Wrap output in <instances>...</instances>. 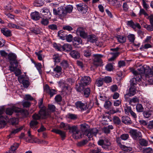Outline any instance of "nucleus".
Wrapping results in <instances>:
<instances>
[{"label":"nucleus","instance_id":"nucleus-8","mask_svg":"<svg viewBox=\"0 0 153 153\" xmlns=\"http://www.w3.org/2000/svg\"><path fill=\"white\" fill-rule=\"evenodd\" d=\"M4 111L3 109H0V128H2L6 125V121L8 118L7 116H1Z\"/></svg>","mask_w":153,"mask_h":153},{"label":"nucleus","instance_id":"nucleus-11","mask_svg":"<svg viewBox=\"0 0 153 153\" xmlns=\"http://www.w3.org/2000/svg\"><path fill=\"white\" fill-rule=\"evenodd\" d=\"M45 92L50 95L51 97L57 94V91L54 89H51L48 85H46L44 88Z\"/></svg>","mask_w":153,"mask_h":153},{"label":"nucleus","instance_id":"nucleus-54","mask_svg":"<svg viewBox=\"0 0 153 153\" xmlns=\"http://www.w3.org/2000/svg\"><path fill=\"white\" fill-rule=\"evenodd\" d=\"M32 118L33 120H39L41 119H42L41 117L40 116L39 114V113L38 114L35 113L32 116Z\"/></svg>","mask_w":153,"mask_h":153},{"label":"nucleus","instance_id":"nucleus-42","mask_svg":"<svg viewBox=\"0 0 153 153\" xmlns=\"http://www.w3.org/2000/svg\"><path fill=\"white\" fill-rule=\"evenodd\" d=\"M60 65L64 69H66L68 66V61L66 60L62 61L60 63Z\"/></svg>","mask_w":153,"mask_h":153},{"label":"nucleus","instance_id":"nucleus-2","mask_svg":"<svg viewBox=\"0 0 153 153\" xmlns=\"http://www.w3.org/2000/svg\"><path fill=\"white\" fill-rule=\"evenodd\" d=\"M141 68V67L138 68V72L134 70L133 68L131 69V71L135 75V77L133 78L130 81L131 86H135V85H137V81L141 80V79H142V75L145 74V73H141L140 72L138 69H140Z\"/></svg>","mask_w":153,"mask_h":153},{"label":"nucleus","instance_id":"nucleus-30","mask_svg":"<svg viewBox=\"0 0 153 153\" xmlns=\"http://www.w3.org/2000/svg\"><path fill=\"white\" fill-rule=\"evenodd\" d=\"M73 9V7L71 5H68L66 6L65 8H64V11L65 12V16L68 13H71Z\"/></svg>","mask_w":153,"mask_h":153},{"label":"nucleus","instance_id":"nucleus-9","mask_svg":"<svg viewBox=\"0 0 153 153\" xmlns=\"http://www.w3.org/2000/svg\"><path fill=\"white\" fill-rule=\"evenodd\" d=\"M124 111L126 114L128 115L130 114L134 118H136L137 117L136 114L132 110L131 107L128 106L127 104L125 105Z\"/></svg>","mask_w":153,"mask_h":153},{"label":"nucleus","instance_id":"nucleus-43","mask_svg":"<svg viewBox=\"0 0 153 153\" xmlns=\"http://www.w3.org/2000/svg\"><path fill=\"white\" fill-rule=\"evenodd\" d=\"M136 109L138 112H141L143 111L144 108L141 104H138L136 106Z\"/></svg>","mask_w":153,"mask_h":153},{"label":"nucleus","instance_id":"nucleus-26","mask_svg":"<svg viewBox=\"0 0 153 153\" xmlns=\"http://www.w3.org/2000/svg\"><path fill=\"white\" fill-rule=\"evenodd\" d=\"M21 79H22V83L24 85V86L25 88H27L29 86L30 84V82L29 81L27 80L23 79L22 77H21L18 78L19 81H20L21 80Z\"/></svg>","mask_w":153,"mask_h":153},{"label":"nucleus","instance_id":"nucleus-21","mask_svg":"<svg viewBox=\"0 0 153 153\" xmlns=\"http://www.w3.org/2000/svg\"><path fill=\"white\" fill-rule=\"evenodd\" d=\"M70 55L73 58L78 59L80 57V54L77 51L73 50L70 53Z\"/></svg>","mask_w":153,"mask_h":153},{"label":"nucleus","instance_id":"nucleus-29","mask_svg":"<svg viewBox=\"0 0 153 153\" xmlns=\"http://www.w3.org/2000/svg\"><path fill=\"white\" fill-rule=\"evenodd\" d=\"M136 93V88L135 86H131V87L129 89V93L130 96H131L134 95Z\"/></svg>","mask_w":153,"mask_h":153},{"label":"nucleus","instance_id":"nucleus-34","mask_svg":"<svg viewBox=\"0 0 153 153\" xmlns=\"http://www.w3.org/2000/svg\"><path fill=\"white\" fill-rule=\"evenodd\" d=\"M118 41L121 43H124L126 42V37L121 36H118L117 37Z\"/></svg>","mask_w":153,"mask_h":153},{"label":"nucleus","instance_id":"nucleus-20","mask_svg":"<svg viewBox=\"0 0 153 153\" xmlns=\"http://www.w3.org/2000/svg\"><path fill=\"white\" fill-rule=\"evenodd\" d=\"M73 42V45L76 47L77 45L82 44V40L80 37H76L74 38Z\"/></svg>","mask_w":153,"mask_h":153},{"label":"nucleus","instance_id":"nucleus-50","mask_svg":"<svg viewBox=\"0 0 153 153\" xmlns=\"http://www.w3.org/2000/svg\"><path fill=\"white\" fill-rule=\"evenodd\" d=\"M90 89L89 88H86L83 91L84 95L85 96V97H87L90 94Z\"/></svg>","mask_w":153,"mask_h":153},{"label":"nucleus","instance_id":"nucleus-1","mask_svg":"<svg viewBox=\"0 0 153 153\" xmlns=\"http://www.w3.org/2000/svg\"><path fill=\"white\" fill-rule=\"evenodd\" d=\"M77 34L84 38H87L88 41L94 43L97 41V38L94 35H90L88 36L87 33L85 32L84 29L82 27H80L77 28Z\"/></svg>","mask_w":153,"mask_h":153},{"label":"nucleus","instance_id":"nucleus-17","mask_svg":"<svg viewBox=\"0 0 153 153\" xmlns=\"http://www.w3.org/2000/svg\"><path fill=\"white\" fill-rule=\"evenodd\" d=\"M52 131L59 134L62 138V140H63L66 137L65 132L58 129H53Z\"/></svg>","mask_w":153,"mask_h":153},{"label":"nucleus","instance_id":"nucleus-56","mask_svg":"<svg viewBox=\"0 0 153 153\" xmlns=\"http://www.w3.org/2000/svg\"><path fill=\"white\" fill-rule=\"evenodd\" d=\"M84 55L86 57H89L91 55V51L87 50L83 51Z\"/></svg>","mask_w":153,"mask_h":153},{"label":"nucleus","instance_id":"nucleus-45","mask_svg":"<svg viewBox=\"0 0 153 153\" xmlns=\"http://www.w3.org/2000/svg\"><path fill=\"white\" fill-rule=\"evenodd\" d=\"M65 32L62 30H61L58 32V35L59 37L62 39L64 40L65 39V37L66 36L64 34Z\"/></svg>","mask_w":153,"mask_h":153},{"label":"nucleus","instance_id":"nucleus-28","mask_svg":"<svg viewBox=\"0 0 153 153\" xmlns=\"http://www.w3.org/2000/svg\"><path fill=\"white\" fill-rule=\"evenodd\" d=\"M113 126L112 125H109L107 127H104L102 129V131L105 134H109L110 133V130L113 129Z\"/></svg>","mask_w":153,"mask_h":153},{"label":"nucleus","instance_id":"nucleus-25","mask_svg":"<svg viewBox=\"0 0 153 153\" xmlns=\"http://www.w3.org/2000/svg\"><path fill=\"white\" fill-rule=\"evenodd\" d=\"M42 13L43 16L44 18L48 19L51 18V15L48 9H45L44 10H43Z\"/></svg>","mask_w":153,"mask_h":153},{"label":"nucleus","instance_id":"nucleus-58","mask_svg":"<svg viewBox=\"0 0 153 153\" xmlns=\"http://www.w3.org/2000/svg\"><path fill=\"white\" fill-rule=\"evenodd\" d=\"M112 54H113V56L109 59V60L110 61H112L114 60L118 56L119 53V52H116L115 53H112Z\"/></svg>","mask_w":153,"mask_h":153},{"label":"nucleus","instance_id":"nucleus-19","mask_svg":"<svg viewBox=\"0 0 153 153\" xmlns=\"http://www.w3.org/2000/svg\"><path fill=\"white\" fill-rule=\"evenodd\" d=\"M1 31L4 35L7 37L10 36L12 35L10 30L7 28H1Z\"/></svg>","mask_w":153,"mask_h":153},{"label":"nucleus","instance_id":"nucleus-6","mask_svg":"<svg viewBox=\"0 0 153 153\" xmlns=\"http://www.w3.org/2000/svg\"><path fill=\"white\" fill-rule=\"evenodd\" d=\"M53 13L55 15H58L60 17H62L65 16V12L64 11V8L61 7L57 9L55 8L53 9Z\"/></svg>","mask_w":153,"mask_h":153},{"label":"nucleus","instance_id":"nucleus-63","mask_svg":"<svg viewBox=\"0 0 153 153\" xmlns=\"http://www.w3.org/2000/svg\"><path fill=\"white\" fill-rule=\"evenodd\" d=\"M101 149L98 148H95L94 149L91 151L90 153H101Z\"/></svg>","mask_w":153,"mask_h":153},{"label":"nucleus","instance_id":"nucleus-37","mask_svg":"<svg viewBox=\"0 0 153 153\" xmlns=\"http://www.w3.org/2000/svg\"><path fill=\"white\" fill-rule=\"evenodd\" d=\"M103 82V78H99L97 79L96 84L98 87H100L102 85Z\"/></svg>","mask_w":153,"mask_h":153},{"label":"nucleus","instance_id":"nucleus-35","mask_svg":"<svg viewBox=\"0 0 153 153\" xmlns=\"http://www.w3.org/2000/svg\"><path fill=\"white\" fill-rule=\"evenodd\" d=\"M62 68L61 66L59 65H56L53 68V71L56 73L61 74Z\"/></svg>","mask_w":153,"mask_h":153},{"label":"nucleus","instance_id":"nucleus-33","mask_svg":"<svg viewBox=\"0 0 153 153\" xmlns=\"http://www.w3.org/2000/svg\"><path fill=\"white\" fill-rule=\"evenodd\" d=\"M70 126L69 124H65L63 122L61 123L60 128H63L65 130H69Z\"/></svg>","mask_w":153,"mask_h":153},{"label":"nucleus","instance_id":"nucleus-47","mask_svg":"<svg viewBox=\"0 0 153 153\" xmlns=\"http://www.w3.org/2000/svg\"><path fill=\"white\" fill-rule=\"evenodd\" d=\"M19 146V144L18 143H15L11 146V149L10 150L11 151V152L14 153V152L18 148Z\"/></svg>","mask_w":153,"mask_h":153},{"label":"nucleus","instance_id":"nucleus-32","mask_svg":"<svg viewBox=\"0 0 153 153\" xmlns=\"http://www.w3.org/2000/svg\"><path fill=\"white\" fill-rule=\"evenodd\" d=\"M19 108V110H18L17 113L20 112L22 115L25 117L27 116L29 114V112L27 110L22 109Z\"/></svg>","mask_w":153,"mask_h":153},{"label":"nucleus","instance_id":"nucleus-31","mask_svg":"<svg viewBox=\"0 0 153 153\" xmlns=\"http://www.w3.org/2000/svg\"><path fill=\"white\" fill-rule=\"evenodd\" d=\"M153 112L152 110H149V111H143V114L145 117L148 118L151 116Z\"/></svg>","mask_w":153,"mask_h":153},{"label":"nucleus","instance_id":"nucleus-4","mask_svg":"<svg viewBox=\"0 0 153 153\" xmlns=\"http://www.w3.org/2000/svg\"><path fill=\"white\" fill-rule=\"evenodd\" d=\"M98 144L101 146L105 150L110 151L114 149L110 140L107 138H105L104 140H100L98 142Z\"/></svg>","mask_w":153,"mask_h":153},{"label":"nucleus","instance_id":"nucleus-24","mask_svg":"<svg viewBox=\"0 0 153 153\" xmlns=\"http://www.w3.org/2000/svg\"><path fill=\"white\" fill-rule=\"evenodd\" d=\"M122 121L126 124L129 125L132 123V121L130 118L127 116L123 117Z\"/></svg>","mask_w":153,"mask_h":153},{"label":"nucleus","instance_id":"nucleus-38","mask_svg":"<svg viewBox=\"0 0 153 153\" xmlns=\"http://www.w3.org/2000/svg\"><path fill=\"white\" fill-rule=\"evenodd\" d=\"M113 120L114 123L116 125H118L121 123V120L117 116H114Z\"/></svg>","mask_w":153,"mask_h":153},{"label":"nucleus","instance_id":"nucleus-53","mask_svg":"<svg viewBox=\"0 0 153 153\" xmlns=\"http://www.w3.org/2000/svg\"><path fill=\"white\" fill-rule=\"evenodd\" d=\"M43 4L42 0H36L34 5L36 7H39L42 6Z\"/></svg>","mask_w":153,"mask_h":153},{"label":"nucleus","instance_id":"nucleus-52","mask_svg":"<svg viewBox=\"0 0 153 153\" xmlns=\"http://www.w3.org/2000/svg\"><path fill=\"white\" fill-rule=\"evenodd\" d=\"M120 148L124 151L126 152H130L132 150L131 148L126 146L123 145H121Z\"/></svg>","mask_w":153,"mask_h":153},{"label":"nucleus","instance_id":"nucleus-12","mask_svg":"<svg viewBox=\"0 0 153 153\" xmlns=\"http://www.w3.org/2000/svg\"><path fill=\"white\" fill-rule=\"evenodd\" d=\"M18 110H19V108L13 106L10 108H7L5 111V112L7 115H11L13 112L17 113Z\"/></svg>","mask_w":153,"mask_h":153},{"label":"nucleus","instance_id":"nucleus-18","mask_svg":"<svg viewBox=\"0 0 153 153\" xmlns=\"http://www.w3.org/2000/svg\"><path fill=\"white\" fill-rule=\"evenodd\" d=\"M31 19L35 21H37L41 18L39 13L37 11L32 12L30 14Z\"/></svg>","mask_w":153,"mask_h":153},{"label":"nucleus","instance_id":"nucleus-7","mask_svg":"<svg viewBox=\"0 0 153 153\" xmlns=\"http://www.w3.org/2000/svg\"><path fill=\"white\" fill-rule=\"evenodd\" d=\"M39 114L42 119H46L50 115V113L46 110L45 107L40 108L39 112Z\"/></svg>","mask_w":153,"mask_h":153},{"label":"nucleus","instance_id":"nucleus-49","mask_svg":"<svg viewBox=\"0 0 153 153\" xmlns=\"http://www.w3.org/2000/svg\"><path fill=\"white\" fill-rule=\"evenodd\" d=\"M69 130V132H72L73 134L76 132H77V131L78 130L77 127L76 126H70Z\"/></svg>","mask_w":153,"mask_h":153},{"label":"nucleus","instance_id":"nucleus-61","mask_svg":"<svg viewBox=\"0 0 153 153\" xmlns=\"http://www.w3.org/2000/svg\"><path fill=\"white\" fill-rule=\"evenodd\" d=\"M73 36L69 34L68 35H66L65 38L67 42H70L73 40Z\"/></svg>","mask_w":153,"mask_h":153},{"label":"nucleus","instance_id":"nucleus-36","mask_svg":"<svg viewBox=\"0 0 153 153\" xmlns=\"http://www.w3.org/2000/svg\"><path fill=\"white\" fill-rule=\"evenodd\" d=\"M38 123V122L37 121L33 120L31 121L30 123V126L33 129H35Z\"/></svg>","mask_w":153,"mask_h":153},{"label":"nucleus","instance_id":"nucleus-51","mask_svg":"<svg viewBox=\"0 0 153 153\" xmlns=\"http://www.w3.org/2000/svg\"><path fill=\"white\" fill-rule=\"evenodd\" d=\"M139 143L143 146H147L148 144V142L144 139H140Z\"/></svg>","mask_w":153,"mask_h":153},{"label":"nucleus","instance_id":"nucleus-39","mask_svg":"<svg viewBox=\"0 0 153 153\" xmlns=\"http://www.w3.org/2000/svg\"><path fill=\"white\" fill-rule=\"evenodd\" d=\"M82 134L81 132L78 130L73 134V137L76 139H78L81 137Z\"/></svg>","mask_w":153,"mask_h":153},{"label":"nucleus","instance_id":"nucleus-48","mask_svg":"<svg viewBox=\"0 0 153 153\" xmlns=\"http://www.w3.org/2000/svg\"><path fill=\"white\" fill-rule=\"evenodd\" d=\"M50 19L45 18H43L41 20L40 22L42 25L46 26L49 24L48 20Z\"/></svg>","mask_w":153,"mask_h":153},{"label":"nucleus","instance_id":"nucleus-44","mask_svg":"<svg viewBox=\"0 0 153 153\" xmlns=\"http://www.w3.org/2000/svg\"><path fill=\"white\" fill-rule=\"evenodd\" d=\"M84 134L89 138H90L93 136V135L91 131V130L89 129L85 131L84 133Z\"/></svg>","mask_w":153,"mask_h":153},{"label":"nucleus","instance_id":"nucleus-40","mask_svg":"<svg viewBox=\"0 0 153 153\" xmlns=\"http://www.w3.org/2000/svg\"><path fill=\"white\" fill-rule=\"evenodd\" d=\"M88 142L86 139L83 140H82L78 142L77 143V146L79 147H82L86 144Z\"/></svg>","mask_w":153,"mask_h":153},{"label":"nucleus","instance_id":"nucleus-3","mask_svg":"<svg viewBox=\"0 0 153 153\" xmlns=\"http://www.w3.org/2000/svg\"><path fill=\"white\" fill-rule=\"evenodd\" d=\"M8 57L10 61L11 66L9 67V69L11 71H14L17 68L18 63L16 59V56L13 54H9Z\"/></svg>","mask_w":153,"mask_h":153},{"label":"nucleus","instance_id":"nucleus-55","mask_svg":"<svg viewBox=\"0 0 153 153\" xmlns=\"http://www.w3.org/2000/svg\"><path fill=\"white\" fill-rule=\"evenodd\" d=\"M53 59L55 63H58L60 62V58L58 54L54 55L53 56Z\"/></svg>","mask_w":153,"mask_h":153},{"label":"nucleus","instance_id":"nucleus-22","mask_svg":"<svg viewBox=\"0 0 153 153\" xmlns=\"http://www.w3.org/2000/svg\"><path fill=\"white\" fill-rule=\"evenodd\" d=\"M62 51H65L67 52L70 51L72 49L71 45L68 44H65L62 46Z\"/></svg>","mask_w":153,"mask_h":153},{"label":"nucleus","instance_id":"nucleus-59","mask_svg":"<svg viewBox=\"0 0 153 153\" xmlns=\"http://www.w3.org/2000/svg\"><path fill=\"white\" fill-rule=\"evenodd\" d=\"M129 135L128 134H122L120 137L121 139L123 140H126L129 138Z\"/></svg>","mask_w":153,"mask_h":153},{"label":"nucleus","instance_id":"nucleus-62","mask_svg":"<svg viewBox=\"0 0 153 153\" xmlns=\"http://www.w3.org/2000/svg\"><path fill=\"white\" fill-rule=\"evenodd\" d=\"M112 103L109 101H106L105 103L104 106L106 108H109L111 106Z\"/></svg>","mask_w":153,"mask_h":153},{"label":"nucleus","instance_id":"nucleus-13","mask_svg":"<svg viewBox=\"0 0 153 153\" xmlns=\"http://www.w3.org/2000/svg\"><path fill=\"white\" fill-rule=\"evenodd\" d=\"M127 25L132 28L134 30H135L136 27L139 29L141 28V27L139 23L137 22L134 23L132 20L128 21Z\"/></svg>","mask_w":153,"mask_h":153},{"label":"nucleus","instance_id":"nucleus-15","mask_svg":"<svg viewBox=\"0 0 153 153\" xmlns=\"http://www.w3.org/2000/svg\"><path fill=\"white\" fill-rule=\"evenodd\" d=\"M77 9L79 11L82 12L83 13H85L87 10V6L83 3H80L76 5Z\"/></svg>","mask_w":153,"mask_h":153},{"label":"nucleus","instance_id":"nucleus-27","mask_svg":"<svg viewBox=\"0 0 153 153\" xmlns=\"http://www.w3.org/2000/svg\"><path fill=\"white\" fill-rule=\"evenodd\" d=\"M22 129V127H20L16 129H12L10 134L9 135L10 138L12 137L16 134L18 132Z\"/></svg>","mask_w":153,"mask_h":153},{"label":"nucleus","instance_id":"nucleus-46","mask_svg":"<svg viewBox=\"0 0 153 153\" xmlns=\"http://www.w3.org/2000/svg\"><path fill=\"white\" fill-rule=\"evenodd\" d=\"M48 108L51 112H53L56 111V108L53 105L49 104L48 105Z\"/></svg>","mask_w":153,"mask_h":153},{"label":"nucleus","instance_id":"nucleus-16","mask_svg":"<svg viewBox=\"0 0 153 153\" xmlns=\"http://www.w3.org/2000/svg\"><path fill=\"white\" fill-rule=\"evenodd\" d=\"M75 105L77 108H79L81 111H84L86 110V105L81 101L77 102L75 103Z\"/></svg>","mask_w":153,"mask_h":153},{"label":"nucleus","instance_id":"nucleus-64","mask_svg":"<svg viewBox=\"0 0 153 153\" xmlns=\"http://www.w3.org/2000/svg\"><path fill=\"white\" fill-rule=\"evenodd\" d=\"M152 150L150 148H147L144 149L143 150V153H152Z\"/></svg>","mask_w":153,"mask_h":153},{"label":"nucleus","instance_id":"nucleus-10","mask_svg":"<svg viewBox=\"0 0 153 153\" xmlns=\"http://www.w3.org/2000/svg\"><path fill=\"white\" fill-rule=\"evenodd\" d=\"M93 56L94 57L93 60V63L94 65L97 66L101 62V58L103 57V55L101 54H94Z\"/></svg>","mask_w":153,"mask_h":153},{"label":"nucleus","instance_id":"nucleus-5","mask_svg":"<svg viewBox=\"0 0 153 153\" xmlns=\"http://www.w3.org/2000/svg\"><path fill=\"white\" fill-rule=\"evenodd\" d=\"M129 133L134 140H139L142 137L141 133L137 130L131 129L130 130Z\"/></svg>","mask_w":153,"mask_h":153},{"label":"nucleus","instance_id":"nucleus-57","mask_svg":"<svg viewBox=\"0 0 153 153\" xmlns=\"http://www.w3.org/2000/svg\"><path fill=\"white\" fill-rule=\"evenodd\" d=\"M103 81L105 83H109L111 82L112 81V79L111 77L110 76H105L104 78H103Z\"/></svg>","mask_w":153,"mask_h":153},{"label":"nucleus","instance_id":"nucleus-41","mask_svg":"<svg viewBox=\"0 0 153 153\" xmlns=\"http://www.w3.org/2000/svg\"><path fill=\"white\" fill-rule=\"evenodd\" d=\"M80 128L82 131H85L86 130H88L89 128V126L86 123H84L80 125Z\"/></svg>","mask_w":153,"mask_h":153},{"label":"nucleus","instance_id":"nucleus-60","mask_svg":"<svg viewBox=\"0 0 153 153\" xmlns=\"http://www.w3.org/2000/svg\"><path fill=\"white\" fill-rule=\"evenodd\" d=\"M67 116L68 118L72 120H75L77 118V116L76 115L71 113L68 114Z\"/></svg>","mask_w":153,"mask_h":153},{"label":"nucleus","instance_id":"nucleus-14","mask_svg":"<svg viewBox=\"0 0 153 153\" xmlns=\"http://www.w3.org/2000/svg\"><path fill=\"white\" fill-rule=\"evenodd\" d=\"M91 78L88 76H85L82 78L81 82L83 85H89L91 82Z\"/></svg>","mask_w":153,"mask_h":153},{"label":"nucleus","instance_id":"nucleus-23","mask_svg":"<svg viewBox=\"0 0 153 153\" xmlns=\"http://www.w3.org/2000/svg\"><path fill=\"white\" fill-rule=\"evenodd\" d=\"M59 84L60 87L62 89V90L63 91H66L69 87L67 84L65 83L62 81H59Z\"/></svg>","mask_w":153,"mask_h":153}]
</instances>
